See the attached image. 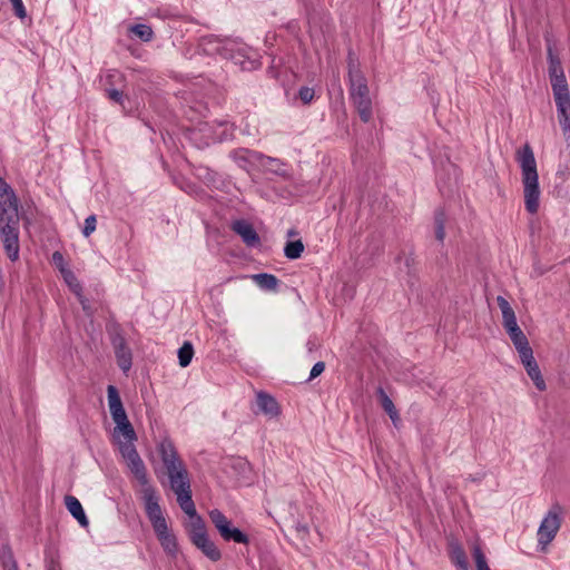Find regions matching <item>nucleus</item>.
<instances>
[{"label":"nucleus","instance_id":"nucleus-1","mask_svg":"<svg viewBox=\"0 0 570 570\" xmlns=\"http://www.w3.org/2000/svg\"><path fill=\"white\" fill-rule=\"evenodd\" d=\"M158 452L167 470L170 488L177 497L180 509L190 518L187 524L190 541L194 543L208 537L206 525L197 513L191 499L190 481L188 471L170 440H163L158 445Z\"/></svg>","mask_w":570,"mask_h":570},{"label":"nucleus","instance_id":"nucleus-2","mask_svg":"<svg viewBox=\"0 0 570 570\" xmlns=\"http://www.w3.org/2000/svg\"><path fill=\"white\" fill-rule=\"evenodd\" d=\"M19 212L13 189L0 177V240L11 262L19 259Z\"/></svg>","mask_w":570,"mask_h":570},{"label":"nucleus","instance_id":"nucleus-3","mask_svg":"<svg viewBox=\"0 0 570 570\" xmlns=\"http://www.w3.org/2000/svg\"><path fill=\"white\" fill-rule=\"evenodd\" d=\"M125 461L131 473L141 485L140 498L151 525L166 520L159 504V493L156 488L149 483L145 463L138 452L134 451L132 449L125 448Z\"/></svg>","mask_w":570,"mask_h":570},{"label":"nucleus","instance_id":"nucleus-4","mask_svg":"<svg viewBox=\"0 0 570 570\" xmlns=\"http://www.w3.org/2000/svg\"><path fill=\"white\" fill-rule=\"evenodd\" d=\"M107 399L110 415L116 424V426L114 428L112 438L115 439L119 448V452L122 459L125 460V448L137 451L134 444V442L137 439V435L131 423L128 420L126 410L122 405V401L116 386L108 385Z\"/></svg>","mask_w":570,"mask_h":570},{"label":"nucleus","instance_id":"nucleus-5","mask_svg":"<svg viewBox=\"0 0 570 570\" xmlns=\"http://www.w3.org/2000/svg\"><path fill=\"white\" fill-rule=\"evenodd\" d=\"M347 69L350 99L357 110L361 120L368 122L373 116L370 89L367 80L360 68V62L352 52L348 53Z\"/></svg>","mask_w":570,"mask_h":570},{"label":"nucleus","instance_id":"nucleus-6","mask_svg":"<svg viewBox=\"0 0 570 570\" xmlns=\"http://www.w3.org/2000/svg\"><path fill=\"white\" fill-rule=\"evenodd\" d=\"M517 161L522 171L525 209L530 214H535L539 209L540 199L539 176L534 154L529 144L517 151Z\"/></svg>","mask_w":570,"mask_h":570},{"label":"nucleus","instance_id":"nucleus-7","mask_svg":"<svg viewBox=\"0 0 570 570\" xmlns=\"http://www.w3.org/2000/svg\"><path fill=\"white\" fill-rule=\"evenodd\" d=\"M564 510L558 502L544 514L537 531L538 550L546 552L561 528Z\"/></svg>","mask_w":570,"mask_h":570},{"label":"nucleus","instance_id":"nucleus-8","mask_svg":"<svg viewBox=\"0 0 570 570\" xmlns=\"http://www.w3.org/2000/svg\"><path fill=\"white\" fill-rule=\"evenodd\" d=\"M209 519L225 541L247 544L248 535L238 528L233 527L232 521L218 509L209 511Z\"/></svg>","mask_w":570,"mask_h":570},{"label":"nucleus","instance_id":"nucleus-9","mask_svg":"<svg viewBox=\"0 0 570 570\" xmlns=\"http://www.w3.org/2000/svg\"><path fill=\"white\" fill-rule=\"evenodd\" d=\"M548 60L549 78L551 82L552 92L569 90L561 61L557 56L552 53L551 49H549L548 51Z\"/></svg>","mask_w":570,"mask_h":570},{"label":"nucleus","instance_id":"nucleus-10","mask_svg":"<svg viewBox=\"0 0 570 570\" xmlns=\"http://www.w3.org/2000/svg\"><path fill=\"white\" fill-rule=\"evenodd\" d=\"M153 529L164 551L175 558L178 553V543L176 535L169 530L167 521L153 524Z\"/></svg>","mask_w":570,"mask_h":570},{"label":"nucleus","instance_id":"nucleus-11","mask_svg":"<svg viewBox=\"0 0 570 570\" xmlns=\"http://www.w3.org/2000/svg\"><path fill=\"white\" fill-rule=\"evenodd\" d=\"M111 344L115 350L117 364L124 371L127 372L131 367V351L127 346L126 340L121 334H115L111 337Z\"/></svg>","mask_w":570,"mask_h":570},{"label":"nucleus","instance_id":"nucleus-12","mask_svg":"<svg viewBox=\"0 0 570 570\" xmlns=\"http://www.w3.org/2000/svg\"><path fill=\"white\" fill-rule=\"evenodd\" d=\"M247 51L248 49L244 45L238 43L236 41H227L222 47L220 53L225 58L232 59L235 61V63L240 65L242 68H247L248 65L249 67L254 66L253 60H249L248 62L244 60V58L247 57Z\"/></svg>","mask_w":570,"mask_h":570},{"label":"nucleus","instance_id":"nucleus-13","mask_svg":"<svg viewBox=\"0 0 570 570\" xmlns=\"http://www.w3.org/2000/svg\"><path fill=\"white\" fill-rule=\"evenodd\" d=\"M232 230L236 233L247 246L256 247L261 245V238L249 222L245 219L235 220L232 224Z\"/></svg>","mask_w":570,"mask_h":570},{"label":"nucleus","instance_id":"nucleus-14","mask_svg":"<svg viewBox=\"0 0 570 570\" xmlns=\"http://www.w3.org/2000/svg\"><path fill=\"white\" fill-rule=\"evenodd\" d=\"M497 303L501 309L502 313V325L508 334H511L518 330H520V326L518 325L515 313L513 308L511 307L510 303L503 297L498 296Z\"/></svg>","mask_w":570,"mask_h":570},{"label":"nucleus","instance_id":"nucleus-15","mask_svg":"<svg viewBox=\"0 0 570 570\" xmlns=\"http://www.w3.org/2000/svg\"><path fill=\"white\" fill-rule=\"evenodd\" d=\"M256 403L259 411L269 417H277L281 414L277 401L268 393L258 392L256 394Z\"/></svg>","mask_w":570,"mask_h":570},{"label":"nucleus","instance_id":"nucleus-16","mask_svg":"<svg viewBox=\"0 0 570 570\" xmlns=\"http://www.w3.org/2000/svg\"><path fill=\"white\" fill-rule=\"evenodd\" d=\"M65 504L70 514L82 525L87 527L89 521L86 517V513L82 509L80 501L73 495L65 497Z\"/></svg>","mask_w":570,"mask_h":570},{"label":"nucleus","instance_id":"nucleus-17","mask_svg":"<svg viewBox=\"0 0 570 570\" xmlns=\"http://www.w3.org/2000/svg\"><path fill=\"white\" fill-rule=\"evenodd\" d=\"M553 98L557 106L558 119L570 118V91L553 92Z\"/></svg>","mask_w":570,"mask_h":570},{"label":"nucleus","instance_id":"nucleus-18","mask_svg":"<svg viewBox=\"0 0 570 570\" xmlns=\"http://www.w3.org/2000/svg\"><path fill=\"white\" fill-rule=\"evenodd\" d=\"M197 549H199L209 560L218 561L222 558V553L217 546L206 537L193 543Z\"/></svg>","mask_w":570,"mask_h":570},{"label":"nucleus","instance_id":"nucleus-19","mask_svg":"<svg viewBox=\"0 0 570 570\" xmlns=\"http://www.w3.org/2000/svg\"><path fill=\"white\" fill-rule=\"evenodd\" d=\"M527 371V374L532 380L533 384L539 391H544L547 389V384L543 380V376L541 374V371L539 368V365L534 360L530 361L529 363L522 364Z\"/></svg>","mask_w":570,"mask_h":570},{"label":"nucleus","instance_id":"nucleus-20","mask_svg":"<svg viewBox=\"0 0 570 570\" xmlns=\"http://www.w3.org/2000/svg\"><path fill=\"white\" fill-rule=\"evenodd\" d=\"M377 395L380 397L381 406L389 414L392 422L396 425V423L400 421V415L393 401L382 387L377 389Z\"/></svg>","mask_w":570,"mask_h":570},{"label":"nucleus","instance_id":"nucleus-21","mask_svg":"<svg viewBox=\"0 0 570 570\" xmlns=\"http://www.w3.org/2000/svg\"><path fill=\"white\" fill-rule=\"evenodd\" d=\"M450 558L459 570H468L469 563L465 551L459 543H452L450 549Z\"/></svg>","mask_w":570,"mask_h":570},{"label":"nucleus","instance_id":"nucleus-22","mask_svg":"<svg viewBox=\"0 0 570 570\" xmlns=\"http://www.w3.org/2000/svg\"><path fill=\"white\" fill-rule=\"evenodd\" d=\"M252 279L263 289L276 291L278 278L273 274L261 273L252 276Z\"/></svg>","mask_w":570,"mask_h":570},{"label":"nucleus","instance_id":"nucleus-23","mask_svg":"<svg viewBox=\"0 0 570 570\" xmlns=\"http://www.w3.org/2000/svg\"><path fill=\"white\" fill-rule=\"evenodd\" d=\"M129 31L145 42L151 41L154 38V31L148 24H134L129 28Z\"/></svg>","mask_w":570,"mask_h":570},{"label":"nucleus","instance_id":"nucleus-24","mask_svg":"<svg viewBox=\"0 0 570 570\" xmlns=\"http://www.w3.org/2000/svg\"><path fill=\"white\" fill-rule=\"evenodd\" d=\"M304 252V244L302 240L288 242L284 247V255L288 259H297Z\"/></svg>","mask_w":570,"mask_h":570},{"label":"nucleus","instance_id":"nucleus-25","mask_svg":"<svg viewBox=\"0 0 570 570\" xmlns=\"http://www.w3.org/2000/svg\"><path fill=\"white\" fill-rule=\"evenodd\" d=\"M193 355H194V348H193L191 343L185 342L183 344V346L178 350L179 365L181 367L188 366L191 362Z\"/></svg>","mask_w":570,"mask_h":570},{"label":"nucleus","instance_id":"nucleus-26","mask_svg":"<svg viewBox=\"0 0 570 570\" xmlns=\"http://www.w3.org/2000/svg\"><path fill=\"white\" fill-rule=\"evenodd\" d=\"M472 554L475 562L476 570H491L488 566L487 558L478 543L472 547Z\"/></svg>","mask_w":570,"mask_h":570},{"label":"nucleus","instance_id":"nucleus-27","mask_svg":"<svg viewBox=\"0 0 570 570\" xmlns=\"http://www.w3.org/2000/svg\"><path fill=\"white\" fill-rule=\"evenodd\" d=\"M62 277L67 285L70 287V289L76 294L80 295V292L82 291V287L80 283L78 282L77 277L70 269H62Z\"/></svg>","mask_w":570,"mask_h":570},{"label":"nucleus","instance_id":"nucleus-28","mask_svg":"<svg viewBox=\"0 0 570 570\" xmlns=\"http://www.w3.org/2000/svg\"><path fill=\"white\" fill-rule=\"evenodd\" d=\"M445 217L443 213H436L435 214V237L438 240L443 242L445 237Z\"/></svg>","mask_w":570,"mask_h":570},{"label":"nucleus","instance_id":"nucleus-29","mask_svg":"<svg viewBox=\"0 0 570 570\" xmlns=\"http://www.w3.org/2000/svg\"><path fill=\"white\" fill-rule=\"evenodd\" d=\"M508 335L515 348H519L529 343L527 336L524 335L521 328Z\"/></svg>","mask_w":570,"mask_h":570},{"label":"nucleus","instance_id":"nucleus-30","mask_svg":"<svg viewBox=\"0 0 570 570\" xmlns=\"http://www.w3.org/2000/svg\"><path fill=\"white\" fill-rule=\"evenodd\" d=\"M519 353V356H520V360H521V363H529L530 361L534 360V356H533V351L530 346V344H525L519 348H515Z\"/></svg>","mask_w":570,"mask_h":570},{"label":"nucleus","instance_id":"nucleus-31","mask_svg":"<svg viewBox=\"0 0 570 570\" xmlns=\"http://www.w3.org/2000/svg\"><path fill=\"white\" fill-rule=\"evenodd\" d=\"M1 560L4 570H19L18 564L10 551L3 552Z\"/></svg>","mask_w":570,"mask_h":570},{"label":"nucleus","instance_id":"nucleus-32","mask_svg":"<svg viewBox=\"0 0 570 570\" xmlns=\"http://www.w3.org/2000/svg\"><path fill=\"white\" fill-rule=\"evenodd\" d=\"M97 219L95 215H90L85 219V226L82 234L85 237H89L96 230Z\"/></svg>","mask_w":570,"mask_h":570},{"label":"nucleus","instance_id":"nucleus-33","mask_svg":"<svg viewBox=\"0 0 570 570\" xmlns=\"http://www.w3.org/2000/svg\"><path fill=\"white\" fill-rule=\"evenodd\" d=\"M315 91L309 87H302L298 91V97L304 104H309L314 98Z\"/></svg>","mask_w":570,"mask_h":570},{"label":"nucleus","instance_id":"nucleus-34","mask_svg":"<svg viewBox=\"0 0 570 570\" xmlns=\"http://www.w3.org/2000/svg\"><path fill=\"white\" fill-rule=\"evenodd\" d=\"M10 2L12 3L16 16L20 19H24L27 17V11L22 0H10Z\"/></svg>","mask_w":570,"mask_h":570},{"label":"nucleus","instance_id":"nucleus-35","mask_svg":"<svg viewBox=\"0 0 570 570\" xmlns=\"http://www.w3.org/2000/svg\"><path fill=\"white\" fill-rule=\"evenodd\" d=\"M294 528H295L296 535L298 538H301L302 540H304L309 533L308 525L301 521H297Z\"/></svg>","mask_w":570,"mask_h":570},{"label":"nucleus","instance_id":"nucleus-36","mask_svg":"<svg viewBox=\"0 0 570 570\" xmlns=\"http://www.w3.org/2000/svg\"><path fill=\"white\" fill-rule=\"evenodd\" d=\"M52 262L59 268L61 274H62V269H68L66 267L63 255L60 252H55L52 254Z\"/></svg>","mask_w":570,"mask_h":570},{"label":"nucleus","instance_id":"nucleus-37","mask_svg":"<svg viewBox=\"0 0 570 570\" xmlns=\"http://www.w3.org/2000/svg\"><path fill=\"white\" fill-rule=\"evenodd\" d=\"M325 370V363L324 362H317L314 364V366L311 370L308 380L312 381L320 376Z\"/></svg>","mask_w":570,"mask_h":570},{"label":"nucleus","instance_id":"nucleus-38","mask_svg":"<svg viewBox=\"0 0 570 570\" xmlns=\"http://www.w3.org/2000/svg\"><path fill=\"white\" fill-rule=\"evenodd\" d=\"M566 140H570V118L558 119Z\"/></svg>","mask_w":570,"mask_h":570},{"label":"nucleus","instance_id":"nucleus-39","mask_svg":"<svg viewBox=\"0 0 570 570\" xmlns=\"http://www.w3.org/2000/svg\"><path fill=\"white\" fill-rule=\"evenodd\" d=\"M108 98L115 102L121 104L122 101V92L117 89L107 90Z\"/></svg>","mask_w":570,"mask_h":570},{"label":"nucleus","instance_id":"nucleus-40","mask_svg":"<svg viewBox=\"0 0 570 570\" xmlns=\"http://www.w3.org/2000/svg\"><path fill=\"white\" fill-rule=\"evenodd\" d=\"M250 154L249 150L247 149H243V150H238V151H234L233 153V157L235 159H243V160H246L247 159V156Z\"/></svg>","mask_w":570,"mask_h":570},{"label":"nucleus","instance_id":"nucleus-41","mask_svg":"<svg viewBox=\"0 0 570 570\" xmlns=\"http://www.w3.org/2000/svg\"><path fill=\"white\" fill-rule=\"evenodd\" d=\"M78 298H79V302L83 308V311L86 312H89V305H88V301L80 294V295H77Z\"/></svg>","mask_w":570,"mask_h":570}]
</instances>
